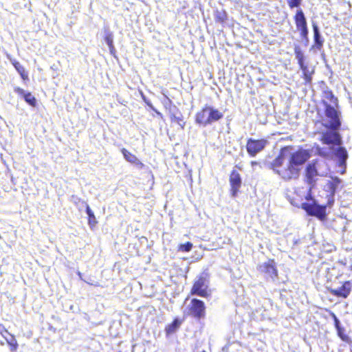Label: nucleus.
I'll return each mask as SVG.
<instances>
[{
	"label": "nucleus",
	"instance_id": "f257e3e1",
	"mask_svg": "<svg viewBox=\"0 0 352 352\" xmlns=\"http://www.w3.org/2000/svg\"><path fill=\"white\" fill-rule=\"evenodd\" d=\"M311 157V153L307 149L299 148L292 153L286 166H283L285 157L280 153L271 163V168L283 180L297 179L300 173V166Z\"/></svg>",
	"mask_w": 352,
	"mask_h": 352
},
{
	"label": "nucleus",
	"instance_id": "f03ea898",
	"mask_svg": "<svg viewBox=\"0 0 352 352\" xmlns=\"http://www.w3.org/2000/svg\"><path fill=\"white\" fill-rule=\"evenodd\" d=\"M321 103L324 107V114L329 119V125L326 128L338 130L341 126L340 112L338 111V99L331 90H325L322 93Z\"/></svg>",
	"mask_w": 352,
	"mask_h": 352
},
{
	"label": "nucleus",
	"instance_id": "7ed1b4c3",
	"mask_svg": "<svg viewBox=\"0 0 352 352\" xmlns=\"http://www.w3.org/2000/svg\"><path fill=\"white\" fill-rule=\"evenodd\" d=\"M331 188L332 189L331 194L330 195L326 205H319L316 203V200L311 197V192H308L305 199L311 202H304L301 204V208L309 216L315 217L320 221L327 219V208L331 207L333 202V195L336 190V184L331 183Z\"/></svg>",
	"mask_w": 352,
	"mask_h": 352
},
{
	"label": "nucleus",
	"instance_id": "20e7f679",
	"mask_svg": "<svg viewBox=\"0 0 352 352\" xmlns=\"http://www.w3.org/2000/svg\"><path fill=\"white\" fill-rule=\"evenodd\" d=\"M223 117V113L218 109L206 105L196 113L195 122L199 125L206 126L221 120Z\"/></svg>",
	"mask_w": 352,
	"mask_h": 352
},
{
	"label": "nucleus",
	"instance_id": "39448f33",
	"mask_svg": "<svg viewBox=\"0 0 352 352\" xmlns=\"http://www.w3.org/2000/svg\"><path fill=\"white\" fill-rule=\"evenodd\" d=\"M294 50L298 65L302 70V78L305 80V84L311 85L312 82V76L315 73L314 67L308 65L307 58L299 45H295Z\"/></svg>",
	"mask_w": 352,
	"mask_h": 352
},
{
	"label": "nucleus",
	"instance_id": "423d86ee",
	"mask_svg": "<svg viewBox=\"0 0 352 352\" xmlns=\"http://www.w3.org/2000/svg\"><path fill=\"white\" fill-rule=\"evenodd\" d=\"M318 165L319 160L315 159L308 163L305 168L304 182L308 185V192H311L312 190L316 187L318 177L320 176L318 170Z\"/></svg>",
	"mask_w": 352,
	"mask_h": 352
},
{
	"label": "nucleus",
	"instance_id": "0eeeda50",
	"mask_svg": "<svg viewBox=\"0 0 352 352\" xmlns=\"http://www.w3.org/2000/svg\"><path fill=\"white\" fill-rule=\"evenodd\" d=\"M209 280L206 276L200 275L193 281L190 290L192 296H198L208 298L211 296V289L209 288Z\"/></svg>",
	"mask_w": 352,
	"mask_h": 352
},
{
	"label": "nucleus",
	"instance_id": "6e6552de",
	"mask_svg": "<svg viewBox=\"0 0 352 352\" xmlns=\"http://www.w3.org/2000/svg\"><path fill=\"white\" fill-rule=\"evenodd\" d=\"M187 309L188 316L197 320L205 318L206 314V307L204 302L196 298L190 300Z\"/></svg>",
	"mask_w": 352,
	"mask_h": 352
},
{
	"label": "nucleus",
	"instance_id": "1a4fd4ad",
	"mask_svg": "<svg viewBox=\"0 0 352 352\" xmlns=\"http://www.w3.org/2000/svg\"><path fill=\"white\" fill-rule=\"evenodd\" d=\"M294 20L297 30L299 32L300 36L302 39L308 41L309 29L307 25V21L305 15L302 9L296 10Z\"/></svg>",
	"mask_w": 352,
	"mask_h": 352
},
{
	"label": "nucleus",
	"instance_id": "9d476101",
	"mask_svg": "<svg viewBox=\"0 0 352 352\" xmlns=\"http://www.w3.org/2000/svg\"><path fill=\"white\" fill-rule=\"evenodd\" d=\"M267 144V140L262 139L248 138L246 143V150L250 157H255L262 151Z\"/></svg>",
	"mask_w": 352,
	"mask_h": 352
},
{
	"label": "nucleus",
	"instance_id": "9b49d317",
	"mask_svg": "<svg viewBox=\"0 0 352 352\" xmlns=\"http://www.w3.org/2000/svg\"><path fill=\"white\" fill-rule=\"evenodd\" d=\"M259 270L261 273L265 274L272 280H275L278 277V271L277 270L276 263L273 258L267 260L259 266Z\"/></svg>",
	"mask_w": 352,
	"mask_h": 352
},
{
	"label": "nucleus",
	"instance_id": "f8f14e48",
	"mask_svg": "<svg viewBox=\"0 0 352 352\" xmlns=\"http://www.w3.org/2000/svg\"><path fill=\"white\" fill-rule=\"evenodd\" d=\"M230 192L233 197H236L240 191L242 186V179L241 175L236 170H232L229 176Z\"/></svg>",
	"mask_w": 352,
	"mask_h": 352
},
{
	"label": "nucleus",
	"instance_id": "ddd939ff",
	"mask_svg": "<svg viewBox=\"0 0 352 352\" xmlns=\"http://www.w3.org/2000/svg\"><path fill=\"white\" fill-rule=\"evenodd\" d=\"M328 291L331 295L337 298L345 299L349 296L352 291V280H345L338 288H329Z\"/></svg>",
	"mask_w": 352,
	"mask_h": 352
},
{
	"label": "nucleus",
	"instance_id": "4468645a",
	"mask_svg": "<svg viewBox=\"0 0 352 352\" xmlns=\"http://www.w3.org/2000/svg\"><path fill=\"white\" fill-rule=\"evenodd\" d=\"M320 141L327 145L340 146L342 144L340 135L337 132H323L320 138Z\"/></svg>",
	"mask_w": 352,
	"mask_h": 352
},
{
	"label": "nucleus",
	"instance_id": "2eb2a0df",
	"mask_svg": "<svg viewBox=\"0 0 352 352\" xmlns=\"http://www.w3.org/2000/svg\"><path fill=\"white\" fill-rule=\"evenodd\" d=\"M0 335L6 340L10 350L16 352L19 344L14 335L11 334L3 324H0Z\"/></svg>",
	"mask_w": 352,
	"mask_h": 352
},
{
	"label": "nucleus",
	"instance_id": "dca6fc26",
	"mask_svg": "<svg viewBox=\"0 0 352 352\" xmlns=\"http://www.w3.org/2000/svg\"><path fill=\"white\" fill-rule=\"evenodd\" d=\"M121 153L125 160L128 162L133 164L138 168H144V164L136 157V155L129 151L126 148H122L121 149Z\"/></svg>",
	"mask_w": 352,
	"mask_h": 352
},
{
	"label": "nucleus",
	"instance_id": "f3484780",
	"mask_svg": "<svg viewBox=\"0 0 352 352\" xmlns=\"http://www.w3.org/2000/svg\"><path fill=\"white\" fill-rule=\"evenodd\" d=\"M14 90L18 95L23 96L28 104L33 107L36 106V99L30 92L25 93L22 88L19 87H15Z\"/></svg>",
	"mask_w": 352,
	"mask_h": 352
},
{
	"label": "nucleus",
	"instance_id": "a211bd4d",
	"mask_svg": "<svg viewBox=\"0 0 352 352\" xmlns=\"http://www.w3.org/2000/svg\"><path fill=\"white\" fill-rule=\"evenodd\" d=\"M331 316L333 318L335 327L336 328L338 336L340 338V339L342 341L347 342V343L350 342L351 339H350L349 336L346 333L345 329L344 328H342V327H340L339 320L338 319V318L336 317L335 314L331 313Z\"/></svg>",
	"mask_w": 352,
	"mask_h": 352
},
{
	"label": "nucleus",
	"instance_id": "6ab92c4d",
	"mask_svg": "<svg viewBox=\"0 0 352 352\" xmlns=\"http://www.w3.org/2000/svg\"><path fill=\"white\" fill-rule=\"evenodd\" d=\"M182 321L177 318L173 319L171 323L165 327L164 331L167 336L174 333L181 326Z\"/></svg>",
	"mask_w": 352,
	"mask_h": 352
},
{
	"label": "nucleus",
	"instance_id": "aec40b11",
	"mask_svg": "<svg viewBox=\"0 0 352 352\" xmlns=\"http://www.w3.org/2000/svg\"><path fill=\"white\" fill-rule=\"evenodd\" d=\"M11 63L15 68V69L19 72L20 74L21 78L23 80H28V74L26 72L25 67L16 60L15 59H10Z\"/></svg>",
	"mask_w": 352,
	"mask_h": 352
},
{
	"label": "nucleus",
	"instance_id": "412c9836",
	"mask_svg": "<svg viewBox=\"0 0 352 352\" xmlns=\"http://www.w3.org/2000/svg\"><path fill=\"white\" fill-rule=\"evenodd\" d=\"M313 30L314 45L317 49L320 50L323 45V39L321 38L319 29L316 24L313 25Z\"/></svg>",
	"mask_w": 352,
	"mask_h": 352
},
{
	"label": "nucleus",
	"instance_id": "4be33fe9",
	"mask_svg": "<svg viewBox=\"0 0 352 352\" xmlns=\"http://www.w3.org/2000/svg\"><path fill=\"white\" fill-rule=\"evenodd\" d=\"M214 21L217 23L223 25L228 21V14L225 10H217L214 14Z\"/></svg>",
	"mask_w": 352,
	"mask_h": 352
},
{
	"label": "nucleus",
	"instance_id": "5701e85b",
	"mask_svg": "<svg viewBox=\"0 0 352 352\" xmlns=\"http://www.w3.org/2000/svg\"><path fill=\"white\" fill-rule=\"evenodd\" d=\"M85 209H86V212L87 214V216H88V225L89 226L90 228L91 229H94L96 226L98 224V221L96 220V218L93 212V211L91 210V209L90 208L88 204H87L85 203Z\"/></svg>",
	"mask_w": 352,
	"mask_h": 352
},
{
	"label": "nucleus",
	"instance_id": "b1692460",
	"mask_svg": "<svg viewBox=\"0 0 352 352\" xmlns=\"http://www.w3.org/2000/svg\"><path fill=\"white\" fill-rule=\"evenodd\" d=\"M336 155L339 159L340 165H345L348 157L346 150L344 147L340 146L336 151Z\"/></svg>",
	"mask_w": 352,
	"mask_h": 352
},
{
	"label": "nucleus",
	"instance_id": "393cba45",
	"mask_svg": "<svg viewBox=\"0 0 352 352\" xmlns=\"http://www.w3.org/2000/svg\"><path fill=\"white\" fill-rule=\"evenodd\" d=\"M192 247L193 244L191 242L188 241L185 243L179 244L177 247V251L182 252H188L192 250Z\"/></svg>",
	"mask_w": 352,
	"mask_h": 352
},
{
	"label": "nucleus",
	"instance_id": "a878e982",
	"mask_svg": "<svg viewBox=\"0 0 352 352\" xmlns=\"http://www.w3.org/2000/svg\"><path fill=\"white\" fill-rule=\"evenodd\" d=\"M104 40L109 46L111 54H113L116 52V50L113 45V36L111 34H106Z\"/></svg>",
	"mask_w": 352,
	"mask_h": 352
},
{
	"label": "nucleus",
	"instance_id": "bb28decb",
	"mask_svg": "<svg viewBox=\"0 0 352 352\" xmlns=\"http://www.w3.org/2000/svg\"><path fill=\"white\" fill-rule=\"evenodd\" d=\"M170 119L172 122H176L177 124L180 125L182 129L184 128L185 122H183L182 116L181 115L180 116H176L175 114L170 113Z\"/></svg>",
	"mask_w": 352,
	"mask_h": 352
},
{
	"label": "nucleus",
	"instance_id": "cd10ccee",
	"mask_svg": "<svg viewBox=\"0 0 352 352\" xmlns=\"http://www.w3.org/2000/svg\"><path fill=\"white\" fill-rule=\"evenodd\" d=\"M287 5L290 9L299 8L302 4V0H286Z\"/></svg>",
	"mask_w": 352,
	"mask_h": 352
},
{
	"label": "nucleus",
	"instance_id": "c85d7f7f",
	"mask_svg": "<svg viewBox=\"0 0 352 352\" xmlns=\"http://www.w3.org/2000/svg\"><path fill=\"white\" fill-rule=\"evenodd\" d=\"M317 154L323 157H327L329 156V153L326 151L323 148L317 146L316 148Z\"/></svg>",
	"mask_w": 352,
	"mask_h": 352
},
{
	"label": "nucleus",
	"instance_id": "c756f323",
	"mask_svg": "<svg viewBox=\"0 0 352 352\" xmlns=\"http://www.w3.org/2000/svg\"><path fill=\"white\" fill-rule=\"evenodd\" d=\"M148 105L153 111H155L158 117L163 118V115L160 111H158L151 103H148Z\"/></svg>",
	"mask_w": 352,
	"mask_h": 352
},
{
	"label": "nucleus",
	"instance_id": "7c9ffc66",
	"mask_svg": "<svg viewBox=\"0 0 352 352\" xmlns=\"http://www.w3.org/2000/svg\"><path fill=\"white\" fill-rule=\"evenodd\" d=\"M168 102H169V103H170V104H171V103H172V101H171L169 98H168Z\"/></svg>",
	"mask_w": 352,
	"mask_h": 352
},
{
	"label": "nucleus",
	"instance_id": "2f4dec72",
	"mask_svg": "<svg viewBox=\"0 0 352 352\" xmlns=\"http://www.w3.org/2000/svg\"><path fill=\"white\" fill-rule=\"evenodd\" d=\"M351 269L352 270V265H351Z\"/></svg>",
	"mask_w": 352,
	"mask_h": 352
},
{
	"label": "nucleus",
	"instance_id": "473e14b6",
	"mask_svg": "<svg viewBox=\"0 0 352 352\" xmlns=\"http://www.w3.org/2000/svg\"><path fill=\"white\" fill-rule=\"evenodd\" d=\"M201 352H206V351H201Z\"/></svg>",
	"mask_w": 352,
	"mask_h": 352
}]
</instances>
